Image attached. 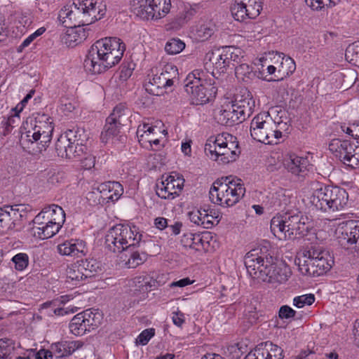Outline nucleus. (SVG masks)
I'll list each match as a JSON object with an SVG mask.
<instances>
[{"instance_id":"obj_1","label":"nucleus","mask_w":359,"mask_h":359,"mask_svg":"<svg viewBox=\"0 0 359 359\" xmlns=\"http://www.w3.org/2000/svg\"><path fill=\"white\" fill-rule=\"evenodd\" d=\"M276 261L267 245L251 250L244 259L247 271L252 278L259 282L282 283L287 280V276L277 266Z\"/></svg>"},{"instance_id":"obj_2","label":"nucleus","mask_w":359,"mask_h":359,"mask_svg":"<svg viewBox=\"0 0 359 359\" xmlns=\"http://www.w3.org/2000/svg\"><path fill=\"white\" fill-rule=\"evenodd\" d=\"M126 46L117 37L98 40L88 52L83 66L86 71L100 74L117 65L123 56Z\"/></svg>"},{"instance_id":"obj_3","label":"nucleus","mask_w":359,"mask_h":359,"mask_svg":"<svg viewBox=\"0 0 359 359\" xmlns=\"http://www.w3.org/2000/svg\"><path fill=\"white\" fill-rule=\"evenodd\" d=\"M271 231L280 240L296 239L306 236L310 228L309 219L298 210L278 214L271 220Z\"/></svg>"},{"instance_id":"obj_4","label":"nucleus","mask_w":359,"mask_h":359,"mask_svg":"<svg viewBox=\"0 0 359 359\" xmlns=\"http://www.w3.org/2000/svg\"><path fill=\"white\" fill-rule=\"evenodd\" d=\"M294 262L302 275L318 277L330 270L334 257L322 247L311 245L300 250Z\"/></svg>"},{"instance_id":"obj_5","label":"nucleus","mask_w":359,"mask_h":359,"mask_svg":"<svg viewBox=\"0 0 359 359\" xmlns=\"http://www.w3.org/2000/svg\"><path fill=\"white\" fill-rule=\"evenodd\" d=\"M185 91L193 104H204L212 100L217 93L214 72L209 74L201 69L189 73L184 81Z\"/></svg>"},{"instance_id":"obj_6","label":"nucleus","mask_w":359,"mask_h":359,"mask_svg":"<svg viewBox=\"0 0 359 359\" xmlns=\"http://www.w3.org/2000/svg\"><path fill=\"white\" fill-rule=\"evenodd\" d=\"M245 189L239 178L231 176L215 180L209 191V198L213 203L230 207L238 203L245 195Z\"/></svg>"},{"instance_id":"obj_7","label":"nucleus","mask_w":359,"mask_h":359,"mask_svg":"<svg viewBox=\"0 0 359 359\" xmlns=\"http://www.w3.org/2000/svg\"><path fill=\"white\" fill-rule=\"evenodd\" d=\"M142 235L135 225L118 224L111 227L105 235V247L114 253H121L130 248L138 247Z\"/></svg>"},{"instance_id":"obj_8","label":"nucleus","mask_w":359,"mask_h":359,"mask_svg":"<svg viewBox=\"0 0 359 359\" xmlns=\"http://www.w3.org/2000/svg\"><path fill=\"white\" fill-rule=\"evenodd\" d=\"M204 151L210 158L222 163L236 161L241 153L236 137L226 133L208 139Z\"/></svg>"},{"instance_id":"obj_9","label":"nucleus","mask_w":359,"mask_h":359,"mask_svg":"<svg viewBox=\"0 0 359 359\" xmlns=\"http://www.w3.org/2000/svg\"><path fill=\"white\" fill-rule=\"evenodd\" d=\"M348 201L347 191L337 186H321L311 197L312 205L323 212L341 210L347 205Z\"/></svg>"},{"instance_id":"obj_10","label":"nucleus","mask_w":359,"mask_h":359,"mask_svg":"<svg viewBox=\"0 0 359 359\" xmlns=\"http://www.w3.org/2000/svg\"><path fill=\"white\" fill-rule=\"evenodd\" d=\"M60 13L63 18L74 20L75 24H78L76 26L81 27L91 25L101 19L104 14L102 9L96 6V2L94 3L92 0H85L79 3V6L73 3L70 7H64Z\"/></svg>"},{"instance_id":"obj_11","label":"nucleus","mask_w":359,"mask_h":359,"mask_svg":"<svg viewBox=\"0 0 359 359\" xmlns=\"http://www.w3.org/2000/svg\"><path fill=\"white\" fill-rule=\"evenodd\" d=\"M131 11L144 20H157L165 17L171 8L170 0H130Z\"/></svg>"},{"instance_id":"obj_12","label":"nucleus","mask_w":359,"mask_h":359,"mask_svg":"<svg viewBox=\"0 0 359 359\" xmlns=\"http://www.w3.org/2000/svg\"><path fill=\"white\" fill-rule=\"evenodd\" d=\"M53 127L51 122H39L35 125L32 130L22 133L21 135L20 142L25 147H29V144H37V151L41 152L48 147L52 138Z\"/></svg>"},{"instance_id":"obj_13","label":"nucleus","mask_w":359,"mask_h":359,"mask_svg":"<svg viewBox=\"0 0 359 359\" xmlns=\"http://www.w3.org/2000/svg\"><path fill=\"white\" fill-rule=\"evenodd\" d=\"M337 232V240L342 248L359 252V221L349 220L343 222Z\"/></svg>"},{"instance_id":"obj_14","label":"nucleus","mask_w":359,"mask_h":359,"mask_svg":"<svg viewBox=\"0 0 359 359\" xmlns=\"http://www.w3.org/2000/svg\"><path fill=\"white\" fill-rule=\"evenodd\" d=\"M234 50H237V49L233 46H226L209 52L206 55L209 62H207L205 66L207 67H212L219 73L224 72L231 62L235 61L238 57V55L234 53Z\"/></svg>"},{"instance_id":"obj_15","label":"nucleus","mask_w":359,"mask_h":359,"mask_svg":"<svg viewBox=\"0 0 359 359\" xmlns=\"http://www.w3.org/2000/svg\"><path fill=\"white\" fill-rule=\"evenodd\" d=\"M176 175L177 177L169 175L165 180L156 184V192L158 197L172 200L180 196L184 187V179L182 176Z\"/></svg>"},{"instance_id":"obj_16","label":"nucleus","mask_w":359,"mask_h":359,"mask_svg":"<svg viewBox=\"0 0 359 359\" xmlns=\"http://www.w3.org/2000/svg\"><path fill=\"white\" fill-rule=\"evenodd\" d=\"M52 208L55 209L53 212L58 215V217L51 218L46 222L45 225L33 228L34 233H37L39 238L43 240L50 238L55 235L65 221V213L60 206L53 204Z\"/></svg>"},{"instance_id":"obj_17","label":"nucleus","mask_w":359,"mask_h":359,"mask_svg":"<svg viewBox=\"0 0 359 359\" xmlns=\"http://www.w3.org/2000/svg\"><path fill=\"white\" fill-rule=\"evenodd\" d=\"M22 205H4L0 208V233L15 227V222L22 217Z\"/></svg>"},{"instance_id":"obj_18","label":"nucleus","mask_w":359,"mask_h":359,"mask_svg":"<svg viewBox=\"0 0 359 359\" xmlns=\"http://www.w3.org/2000/svg\"><path fill=\"white\" fill-rule=\"evenodd\" d=\"M272 119L269 114L265 113L255 116L250 123V135L252 137L259 142L263 143L267 137V130H270Z\"/></svg>"},{"instance_id":"obj_19","label":"nucleus","mask_w":359,"mask_h":359,"mask_svg":"<svg viewBox=\"0 0 359 359\" xmlns=\"http://www.w3.org/2000/svg\"><path fill=\"white\" fill-rule=\"evenodd\" d=\"M93 189L100 194L99 203H114L123 194V187L118 182L102 183Z\"/></svg>"},{"instance_id":"obj_20","label":"nucleus","mask_w":359,"mask_h":359,"mask_svg":"<svg viewBox=\"0 0 359 359\" xmlns=\"http://www.w3.org/2000/svg\"><path fill=\"white\" fill-rule=\"evenodd\" d=\"M232 103L238 109L241 118L244 121L251 116L255 107V100L247 89H242L240 93L235 96Z\"/></svg>"},{"instance_id":"obj_21","label":"nucleus","mask_w":359,"mask_h":359,"mask_svg":"<svg viewBox=\"0 0 359 359\" xmlns=\"http://www.w3.org/2000/svg\"><path fill=\"white\" fill-rule=\"evenodd\" d=\"M57 251L62 255L80 257L87 252V248L83 241L71 239L57 245Z\"/></svg>"},{"instance_id":"obj_22","label":"nucleus","mask_w":359,"mask_h":359,"mask_svg":"<svg viewBox=\"0 0 359 359\" xmlns=\"http://www.w3.org/2000/svg\"><path fill=\"white\" fill-rule=\"evenodd\" d=\"M354 144V142L348 140L333 139L329 144V149L346 164L354 151L353 149Z\"/></svg>"},{"instance_id":"obj_23","label":"nucleus","mask_w":359,"mask_h":359,"mask_svg":"<svg viewBox=\"0 0 359 359\" xmlns=\"http://www.w3.org/2000/svg\"><path fill=\"white\" fill-rule=\"evenodd\" d=\"M284 167L295 175L303 176L309 165L306 158L290 154L284 159Z\"/></svg>"},{"instance_id":"obj_24","label":"nucleus","mask_w":359,"mask_h":359,"mask_svg":"<svg viewBox=\"0 0 359 359\" xmlns=\"http://www.w3.org/2000/svg\"><path fill=\"white\" fill-rule=\"evenodd\" d=\"M233 103L226 104L224 109H222L217 116L218 123L221 125L232 126L244 120L241 118Z\"/></svg>"},{"instance_id":"obj_25","label":"nucleus","mask_w":359,"mask_h":359,"mask_svg":"<svg viewBox=\"0 0 359 359\" xmlns=\"http://www.w3.org/2000/svg\"><path fill=\"white\" fill-rule=\"evenodd\" d=\"M89 29L74 25V28L67 29L62 38L64 43L68 46H74L84 41L88 36Z\"/></svg>"},{"instance_id":"obj_26","label":"nucleus","mask_w":359,"mask_h":359,"mask_svg":"<svg viewBox=\"0 0 359 359\" xmlns=\"http://www.w3.org/2000/svg\"><path fill=\"white\" fill-rule=\"evenodd\" d=\"M82 345L83 343L79 341H66L52 344L51 350L55 358H60L70 355Z\"/></svg>"},{"instance_id":"obj_27","label":"nucleus","mask_w":359,"mask_h":359,"mask_svg":"<svg viewBox=\"0 0 359 359\" xmlns=\"http://www.w3.org/2000/svg\"><path fill=\"white\" fill-rule=\"evenodd\" d=\"M170 79H167L161 74H156L151 81L145 85V89L150 94L154 95H161L163 93V90H168L171 88L168 83Z\"/></svg>"},{"instance_id":"obj_28","label":"nucleus","mask_w":359,"mask_h":359,"mask_svg":"<svg viewBox=\"0 0 359 359\" xmlns=\"http://www.w3.org/2000/svg\"><path fill=\"white\" fill-rule=\"evenodd\" d=\"M83 269L78 262L69 266L66 271L67 282H72L73 285H76L87 280V278L84 277Z\"/></svg>"},{"instance_id":"obj_29","label":"nucleus","mask_w":359,"mask_h":359,"mask_svg":"<svg viewBox=\"0 0 359 359\" xmlns=\"http://www.w3.org/2000/svg\"><path fill=\"white\" fill-rule=\"evenodd\" d=\"M123 124H118L117 121H111L109 118H107L106 123L100 135L102 142H107L110 139H113L120 133V130Z\"/></svg>"},{"instance_id":"obj_30","label":"nucleus","mask_w":359,"mask_h":359,"mask_svg":"<svg viewBox=\"0 0 359 359\" xmlns=\"http://www.w3.org/2000/svg\"><path fill=\"white\" fill-rule=\"evenodd\" d=\"M130 115V110L124 104L121 103L114 107L108 118L111 121H117L118 124L124 126L128 121Z\"/></svg>"},{"instance_id":"obj_31","label":"nucleus","mask_w":359,"mask_h":359,"mask_svg":"<svg viewBox=\"0 0 359 359\" xmlns=\"http://www.w3.org/2000/svg\"><path fill=\"white\" fill-rule=\"evenodd\" d=\"M80 266L83 268L84 277L91 278L101 270L100 264L94 259L78 261Z\"/></svg>"},{"instance_id":"obj_32","label":"nucleus","mask_w":359,"mask_h":359,"mask_svg":"<svg viewBox=\"0 0 359 359\" xmlns=\"http://www.w3.org/2000/svg\"><path fill=\"white\" fill-rule=\"evenodd\" d=\"M235 74L238 79H241L246 83L256 76V72L253 71V67L246 63H242L236 67Z\"/></svg>"},{"instance_id":"obj_33","label":"nucleus","mask_w":359,"mask_h":359,"mask_svg":"<svg viewBox=\"0 0 359 359\" xmlns=\"http://www.w3.org/2000/svg\"><path fill=\"white\" fill-rule=\"evenodd\" d=\"M70 332L76 336H81L86 333V331H90L89 327L86 325L83 319L81 318L80 315L78 313L73 317L69 325Z\"/></svg>"},{"instance_id":"obj_34","label":"nucleus","mask_w":359,"mask_h":359,"mask_svg":"<svg viewBox=\"0 0 359 359\" xmlns=\"http://www.w3.org/2000/svg\"><path fill=\"white\" fill-rule=\"evenodd\" d=\"M79 314L90 329L93 330L100 324L101 315L99 312H93L92 310L88 309Z\"/></svg>"},{"instance_id":"obj_35","label":"nucleus","mask_w":359,"mask_h":359,"mask_svg":"<svg viewBox=\"0 0 359 359\" xmlns=\"http://www.w3.org/2000/svg\"><path fill=\"white\" fill-rule=\"evenodd\" d=\"M231 12L233 18L239 22H243L248 18L247 8L243 1H236L231 7Z\"/></svg>"},{"instance_id":"obj_36","label":"nucleus","mask_w":359,"mask_h":359,"mask_svg":"<svg viewBox=\"0 0 359 359\" xmlns=\"http://www.w3.org/2000/svg\"><path fill=\"white\" fill-rule=\"evenodd\" d=\"M55 304L54 302H47L41 305V309H50V311H48V315L49 316H52L53 314H55L56 316H65L69 313H74V312L76 311V310L73 308H56L55 307Z\"/></svg>"},{"instance_id":"obj_37","label":"nucleus","mask_w":359,"mask_h":359,"mask_svg":"<svg viewBox=\"0 0 359 359\" xmlns=\"http://www.w3.org/2000/svg\"><path fill=\"white\" fill-rule=\"evenodd\" d=\"M185 48V43L180 39L172 38L165 46V50L170 55H176L181 53Z\"/></svg>"},{"instance_id":"obj_38","label":"nucleus","mask_w":359,"mask_h":359,"mask_svg":"<svg viewBox=\"0 0 359 359\" xmlns=\"http://www.w3.org/2000/svg\"><path fill=\"white\" fill-rule=\"evenodd\" d=\"M160 74L165 77L166 80L168 79H170L168 83L171 87L175 83L178 82V69L176 66L171 64H167L165 65Z\"/></svg>"},{"instance_id":"obj_39","label":"nucleus","mask_w":359,"mask_h":359,"mask_svg":"<svg viewBox=\"0 0 359 359\" xmlns=\"http://www.w3.org/2000/svg\"><path fill=\"white\" fill-rule=\"evenodd\" d=\"M69 145L70 137H68L67 135H60L55 146L57 156L65 158V156H67V152Z\"/></svg>"},{"instance_id":"obj_40","label":"nucleus","mask_w":359,"mask_h":359,"mask_svg":"<svg viewBox=\"0 0 359 359\" xmlns=\"http://www.w3.org/2000/svg\"><path fill=\"white\" fill-rule=\"evenodd\" d=\"M267 359H283V351L278 346L271 342L266 341L264 344Z\"/></svg>"},{"instance_id":"obj_41","label":"nucleus","mask_w":359,"mask_h":359,"mask_svg":"<svg viewBox=\"0 0 359 359\" xmlns=\"http://www.w3.org/2000/svg\"><path fill=\"white\" fill-rule=\"evenodd\" d=\"M245 4L249 19L257 18L262 10V0H248V3H245Z\"/></svg>"},{"instance_id":"obj_42","label":"nucleus","mask_w":359,"mask_h":359,"mask_svg":"<svg viewBox=\"0 0 359 359\" xmlns=\"http://www.w3.org/2000/svg\"><path fill=\"white\" fill-rule=\"evenodd\" d=\"M295 69L296 65L293 59L290 57H283L278 72L281 73L283 76H287L291 74Z\"/></svg>"},{"instance_id":"obj_43","label":"nucleus","mask_w":359,"mask_h":359,"mask_svg":"<svg viewBox=\"0 0 359 359\" xmlns=\"http://www.w3.org/2000/svg\"><path fill=\"white\" fill-rule=\"evenodd\" d=\"M147 255L144 252L140 253L135 251L131 253L130 257L126 262L129 268H135L143 264L147 260Z\"/></svg>"},{"instance_id":"obj_44","label":"nucleus","mask_w":359,"mask_h":359,"mask_svg":"<svg viewBox=\"0 0 359 359\" xmlns=\"http://www.w3.org/2000/svg\"><path fill=\"white\" fill-rule=\"evenodd\" d=\"M53 208V205L45 208L40 213H39L34 219L33 222L34 226H41L42 225H45L46 222H43L42 219L46 217L48 220L50 216H53V210L54 208Z\"/></svg>"},{"instance_id":"obj_45","label":"nucleus","mask_w":359,"mask_h":359,"mask_svg":"<svg viewBox=\"0 0 359 359\" xmlns=\"http://www.w3.org/2000/svg\"><path fill=\"white\" fill-rule=\"evenodd\" d=\"M11 260L15 264V268L18 271L24 270L29 264V257L25 253H18Z\"/></svg>"},{"instance_id":"obj_46","label":"nucleus","mask_w":359,"mask_h":359,"mask_svg":"<svg viewBox=\"0 0 359 359\" xmlns=\"http://www.w3.org/2000/svg\"><path fill=\"white\" fill-rule=\"evenodd\" d=\"M314 301V294H304L294 297L293 299V305L297 308H303L306 305H311Z\"/></svg>"},{"instance_id":"obj_47","label":"nucleus","mask_w":359,"mask_h":359,"mask_svg":"<svg viewBox=\"0 0 359 359\" xmlns=\"http://www.w3.org/2000/svg\"><path fill=\"white\" fill-rule=\"evenodd\" d=\"M244 359H267L264 344H261L254 351H250Z\"/></svg>"},{"instance_id":"obj_48","label":"nucleus","mask_w":359,"mask_h":359,"mask_svg":"<svg viewBox=\"0 0 359 359\" xmlns=\"http://www.w3.org/2000/svg\"><path fill=\"white\" fill-rule=\"evenodd\" d=\"M354 144L353 151L351 153L350 158H348V163L346 165L353 168H359V142Z\"/></svg>"},{"instance_id":"obj_49","label":"nucleus","mask_w":359,"mask_h":359,"mask_svg":"<svg viewBox=\"0 0 359 359\" xmlns=\"http://www.w3.org/2000/svg\"><path fill=\"white\" fill-rule=\"evenodd\" d=\"M14 347L7 341H0V359H11Z\"/></svg>"},{"instance_id":"obj_50","label":"nucleus","mask_w":359,"mask_h":359,"mask_svg":"<svg viewBox=\"0 0 359 359\" xmlns=\"http://www.w3.org/2000/svg\"><path fill=\"white\" fill-rule=\"evenodd\" d=\"M45 31V28L41 27L38 29L36 32H34L33 34L29 35L22 41L20 46H19V47L18 48V52H22L25 48L27 47L37 36H39L41 34H43Z\"/></svg>"},{"instance_id":"obj_51","label":"nucleus","mask_w":359,"mask_h":359,"mask_svg":"<svg viewBox=\"0 0 359 359\" xmlns=\"http://www.w3.org/2000/svg\"><path fill=\"white\" fill-rule=\"evenodd\" d=\"M208 217V215L205 213V210L202 212L200 210L192 212L189 214L191 222L197 225H204L205 219Z\"/></svg>"},{"instance_id":"obj_52","label":"nucleus","mask_w":359,"mask_h":359,"mask_svg":"<svg viewBox=\"0 0 359 359\" xmlns=\"http://www.w3.org/2000/svg\"><path fill=\"white\" fill-rule=\"evenodd\" d=\"M155 330L149 328L143 330L137 337V343L141 345H146L150 339L154 335Z\"/></svg>"},{"instance_id":"obj_53","label":"nucleus","mask_w":359,"mask_h":359,"mask_svg":"<svg viewBox=\"0 0 359 359\" xmlns=\"http://www.w3.org/2000/svg\"><path fill=\"white\" fill-rule=\"evenodd\" d=\"M155 129L156 127L151 126L149 123H144L143 124L140 125L137 130V136L139 138V142L142 140L141 138H142L145 134L149 135L154 133Z\"/></svg>"},{"instance_id":"obj_54","label":"nucleus","mask_w":359,"mask_h":359,"mask_svg":"<svg viewBox=\"0 0 359 359\" xmlns=\"http://www.w3.org/2000/svg\"><path fill=\"white\" fill-rule=\"evenodd\" d=\"M87 150L88 148L85 144H83V140L78 139L74 148V158L81 159L88 154Z\"/></svg>"},{"instance_id":"obj_55","label":"nucleus","mask_w":359,"mask_h":359,"mask_svg":"<svg viewBox=\"0 0 359 359\" xmlns=\"http://www.w3.org/2000/svg\"><path fill=\"white\" fill-rule=\"evenodd\" d=\"M193 244L192 248L196 251H201L205 248V243H208V241H204V236L201 234L194 233L193 236Z\"/></svg>"},{"instance_id":"obj_56","label":"nucleus","mask_w":359,"mask_h":359,"mask_svg":"<svg viewBox=\"0 0 359 359\" xmlns=\"http://www.w3.org/2000/svg\"><path fill=\"white\" fill-rule=\"evenodd\" d=\"M296 311L287 305L282 306L278 312V316L281 319H288L294 317Z\"/></svg>"},{"instance_id":"obj_57","label":"nucleus","mask_w":359,"mask_h":359,"mask_svg":"<svg viewBox=\"0 0 359 359\" xmlns=\"http://www.w3.org/2000/svg\"><path fill=\"white\" fill-rule=\"evenodd\" d=\"M345 57L346 60L349 59L351 61L356 62L359 59V50H355L353 46H349L346 50Z\"/></svg>"},{"instance_id":"obj_58","label":"nucleus","mask_w":359,"mask_h":359,"mask_svg":"<svg viewBox=\"0 0 359 359\" xmlns=\"http://www.w3.org/2000/svg\"><path fill=\"white\" fill-rule=\"evenodd\" d=\"M270 130L267 132V137H265V141L263 142L266 144H276V137H273V134L276 130V122L272 120L271 125H270Z\"/></svg>"},{"instance_id":"obj_59","label":"nucleus","mask_w":359,"mask_h":359,"mask_svg":"<svg viewBox=\"0 0 359 359\" xmlns=\"http://www.w3.org/2000/svg\"><path fill=\"white\" fill-rule=\"evenodd\" d=\"M143 281L144 283L141 286L144 291H151L152 288L156 287L158 285V282L150 277H145Z\"/></svg>"},{"instance_id":"obj_60","label":"nucleus","mask_w":359,"mask_h":359,"mask_svg":"<svg viewBox=\"0 0 359 359\" xmlns=\"http://www.w3.org/2000/svg\"><path fill=\"white\" fill-rule=\"evenodd\" d=\"M228 352L231 355L232 359H240L243 352L238 344L232 345L228 347Z\"/></svg>"},{"instance_id":"obj_61","label":"nucleus","mask_w":359,"mask_h":359,"mask_svg":"<svg viewBox=\"0 0 359 359\" xmlns=\"http://www.w3.org/2000/svg\"><path fill=\"white\" fill-rule=\"evenodd\" d=\"M305 2L313 11H321L324 8L321 0H305Z\"/></svg>"},{"instance_id":"obj_62","label":"nucleus","mask_w":359,"mask_h":359,"mask_svg":"<svg viewBox=\"0 0 359 359\" xmlns=\"http://www.w3.org/2000/svg\"><path fill=\"white\" fill-rule=\"evenodd\" d=\"M193 236L194 233H184L181 239V244L184 248H189L191 249L193 244Z\"/></svg>"},{"instance_id":"obj_63","label":"nucleus","mask_w":359,"mask_h":359,"mask_svg":"<svg viewBox=\"0 0 359 359\" xmlns=\"http://www.w3.org/2000/svg\"><path fill=\"white\" fill-rule=\"evenodd\" d=\"M34 91L31 90L24 98L23 100L15 107V110L17 111V113H20L22 111L23 108L26 105V104L28 102L29 100H30L32 97V95L34 94Z\"/></svg>"},{"instance_id":"obj_64","label":"nucleus","mask_w":359,"mask_h":359,"mask_svg":"<svg viewBox=\"0 0 359 359\" xmlns=\"http://www.w3.org/2000/svg\"><path fill=\"white\" fill-rule=\"evenodd\" d=\"M315 353L309 349L302 350L294 359H315Z\"/></svg>"}]
</instances>
